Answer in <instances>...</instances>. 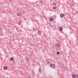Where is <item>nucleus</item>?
Returning a JSON list of instances; mask_svg holds the SVG:
<instances>
[{"label": "nucleus", "mask_w": 78, "mask_h": 78, "mask_svg": "<svg viewBox=\"0 0 78 78\" xmlns=\"http://www.w3.org/2000/svg\"><path fill=\"white\" fill-rule=\"evenodd\" d=\"M50 67L54 69L55 67V65L54 64H51L50 65Z\"/></svg>", "instance_id": "f257e3e1"}, {"label": "nucleus", "mask_w": 78, "mask_h": 78, "mask_svg": "<svg viewBox=\"0 0 78 78\" xmlns=\"http://www.w3.org/2000/svg\"><path fill=\"white\" fill-rule=\"evenodd\" d=\"M22 14L20 12H18L17 13V16H21Z\"/></svg>", "instance_id": "f03ea898"}, {"label": "nucleus", "mask_w": 78, "mask_h": 78, "mask_svg": "<svg viewBox=\"0 0 78 78\" xmlns=\"http://www.w3.org/2000/svg\"><path fill=\"white\" fill-rule=\"evenodd\" d=\"M50 21V22H53V18H51L49 19Z\"/></svg>", "instance_id": "7ed1b4c3"}, {"label": "nucleus", "mask_w": 78, "mask_h": 78, "mask_svg": "<svg viewBox=\"0 0 78 78\" xmlns=\"http://www.w3.org/2000/svg\"><path fill=\"white\" fill-rule=\"evenodd\" d=\"M60 16L61 17H63L64 16V14H62L60 15Z\"/></svg>", "instance_id": "20e7f679"}, {"label": "nucleus", "mask_w": 78, "mask_h": 78, "mask_svg": "<svg viewBox=\"0 0 78 78\" xmlns=\"http://www.w3.org/2000/svg\"><path fill=\"white\" fill-rule=\"evenodd\" d=\"M56 47H59V44H57L55 45Z\"/></svg>", "instance_id": "39448f33"}, {"label": "nucleus", "mask_w": 78, "mask_h": 78, "mask_svg": "<svg viewBox=\"0 0 78 78\" xmlns=\"http://www.w3.org/2000/svg\"><path fill=\"white\" fill-rule=\"evenodd\" d=\"M63 30V28L62 27H60L59 28V30L60 31H62Z\"/></svg>", "instance_id": "423d86ee"}, {"label": "nucleus", "mask_w": 78, "mask_h": 78, "mask_svg": "<svg viewBox=\"0 0 78 78\" xmlns=\"http://www.w3.org/2000/svg\"><path fill=\"white\" fill-rule=\"evenodd\" d=\"M10 61H14V58L13 57H11L10 59Z\"/></svg>", "instance_id": "0eeeda50"}, {"label": "nucleus", "mask_w": 78, "mask_h": 78, "mask_svg": "<svg viewBox=\"0 0 78 78\" xmlns=\"http://www.w3.org/2000/svg\"><path fill=\"white\" fill-rule=\"evenodd\" d=\"M7 69H8V67H7V66H4V69L5 70H7Z\"/></svg>", "instance_id": "6e6552de"}, {"label": "nucleus", "mask_w": 78, "mask_h": 78, "mask_svg": "<svg viewBox=\"0 0 78 78\" xmlns=\"http://www.w3.org/2000/svg\"><path fill=\"white\" fill-rule=\"evenodd\" d=\"M72 77L73 78H75L76 77V75L75 74H73L72 75Z\"/></svg>", "instance_id": "1a4fd4ad"}, {"label": "nucleus", "mask_w": 78, "mask_h": 78, "mask_svg": "<svg viewBox=\"0 0 78 78\" xmlns=\"http://www.w3.org/2000/svg\"><path fill=\"white\" fill-rule=\"evenodd\" d=\"M26 61H30V59L28 58H27L26 59Z\"/></svg>", "instance_id": "9d476101"}, {"label": "nucleus", "mask_w": 78, "mask_h": 78, "mask_svg": "<svg viewBox=\"0 0 78 78\" xmlns=\"http://www.w3.org/2000/svg\"><path fill=\"white\" fill-rule=\"evenodd\" d=\"M42 32H41V31H39L38 32V34H41Z\"/></svg>", "instance_id": "9b49d317"}, {"label": "nucleus", "mask_w": 78, "mask_h": 78, "mask_svg": "<svg viewBox=\"0 0 78 78\" xmlns=\"http://www.w3.org/2000/svg\"><path fill=\"white\" fill-rule=\"evenodd\" d=\"M56 5V3H53V6H55V5Z\"/></svg>", "instance_id": "f8f14e48"}, {"label": "nucleus", "mask_w": 78, "mask_h": 78, "mask_svg": "<svg viewBox=\"0 0 78 78\" xmlns=\"http://www.w3.org/2000/svg\"><path fill=\"white\" fill-rule=\"evenodd\" d=\"M53 9H56V7H53Z\"/></svg>", "instance_id": "ddd939ff"}, {"label": "nucleus", "mask_w": 78, "mask_h": 78, "mask_svg": "<svg viewBox=\"0 0 78 78\" xmlns=\"http://www.w3.org/2000/svg\"><path fill=\"white\" fill-rule=\"evenodd\" d=\"M57 55H59V52L58 51V52H57Z\"/></svg>", "instance_id": "4468645a"}, {"label": "nucleus", "mask_w": 78, "mask_h": 78, "mask_svg": "<svg viewBox=\"0 0 78 78\" xmlns=\"http://www.w3.org/2000/svg\"><path fill=\"white\" fill-rule=\"evenodd\" d=\"M21 24V22H19V25H20Z\"/></svg>", "instance_id": "2eb2a0df"}, {"label": "nucleus", "mask_w": 78, "mask_h": 78, "mask_svg": "<svg viewBox=\"0 0 78 78\" xmlns=\"http://www.w3.org/2000/svg\"><path fill=\"white\" fill-rule=\"evenodd\" d=\"M39 72H41V69H39Z\"/></svg>", "instance_id": "dca6fc26"}, {"label": "nucleus", "mask_w": 78, "mask_h": 78, "mask_svg": "<svg viewBox=\"0 0 78 78\" xmlns=\"http://www.w3.org/2000/svg\"><path fill=\"white\" fill-rule=\"evenodd\" d=\"M76 78H78V75H76Z\"/></svg>", "instance_id": "f3484780"}, {"label": "nucleus", "mask_w": 78, "mask_h": 78, "mask_svg": "<svg viewBox=\"0 0 78 78\" xmlns=\"http://www.w3.org/2000/svg\"><path fill=\"white\" fill-rule=\"evenodd\" d=\"M28 78H31V77H28Z\"/></svg>", "instance_id": "a211bd4d"}]
</instances>
